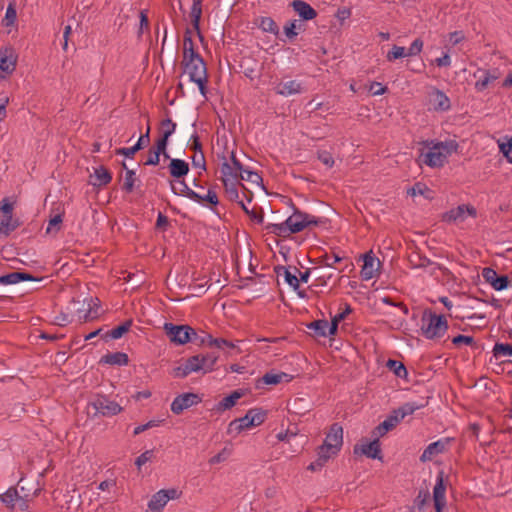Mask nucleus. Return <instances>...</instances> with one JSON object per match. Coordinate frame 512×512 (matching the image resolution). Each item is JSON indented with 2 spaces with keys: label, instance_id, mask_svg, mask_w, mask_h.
<instances>
[{
  "label": "nucleus",
  "instance_id": "nucleus-1",
  "mask_svg": "<svg viewBox=\"0 0 512 512\" xmlns=\"http://www.w3.org/2000/svg\"><path fill=\"white\" fill-rule=\"evenodd\" d=\"M294 208L293 214L282 223H270L265 226L267 233L274 234L278 237L287 238L292 234L299 233L306 228L319 226L325 223L321 218L300 211Z\"/></svg>",
  "mask_w": 512,
  "mask_h": 512
},
{
  "label": "nucleus",
  "instance_id": "nucleus-2",
  "mask_svg": "<svg viewBox=\"0 0 512 512\" xmlns=\"http://www.w3.org/2000/svg\"><path fill=\"white\" fill-rule=\"evenodd\" d=\"M421 331L427 339L441 338L448 329V322L444 315H437L430 309L423 312L421 318Z\"/></svg>",
  "mask_w": 512,
  "mask_h": 512
},
{
  "label": "nucleus",
  "instance_id": "nucleus-3",
  "mask_svg": "<svg viewBox=\"0 0 512 512\" xmlns=\"http://www.w3.org/2000/svg\"><path fill=\"white\" fill-rule=\"evenodd\" d=\"M180 184V189L178 190L173 181H170L171 191L175 195L185 196L195 202L204 203L206 202L211 208L217 206L219 204L218 196L216 192L212 189H209L205 196L200 195L195 192L185 182L184 178L178 180Z\"/></svg>",
  "mask_w": 512,
  "mask_h": 512
},
{
  "label": "nucleus",
  "instance_id": "nucleus-4",
  "mask_svg": "<svg viewBox=\"0 0 512 512\" xmlns=\"http://www.w3.org/2000/svg\"><path fill=\"white\" fill-rule=\"evenodd\" d=\"M182 65L184 66V71L188 73L190 81L198 85L201 95L205 97L207 94L208 74L204 59L199 58Z\"/></svg>",
  "mask_w": 512,
  "mask_h": 512
},
{
  "label": "nucleus",
  "instance_id": "nucleus-5",
  "mask_svg": "<svg viewBox=\"0 0 512 512\" xmlns=\"http://www.w3.org/2000/svg\"><path fill=\"white\" fill-rule=\"evenodd\" d=\"M163 329L170 342L175 345H185L191 341L192 335H196V330L187 324L165 323Z\"/></svg>",
  "mask_w": 512,
  "mask_h": 512
},
{
  "label": "nucleus",
  "instance_id": "nucleus-6",
  "mask_svg": "<svg viewBox=\"0 0 512 512\" xmlns=\"http://www.w3.org/2000/svg\"><path fill=\"white\" fill-rule=\"evenodd\" d=\"M90 405L95 410V416L111 417L119 414L123 410L117 402L110 400L104 395H97L93 401L90 402Z\"/></svg>",
  "mask_w": 512,
  "mask_h": 512
},
{
  "label": "nucleus",
  "instance_id": "nucleus-7",
  "mask_svg": "<svg viewBox=\"0 0 512 512\" xmlns=\"http://www.w3.org/2000/svg\"><path fill=\"white\" fill-rule=\"evenodd\" d=\"M374 439L369 441L366 438L361 440V444H356L353 448V453L355 455H365L371 459L382 460V452L380 447L379 437L373 436Z\"/></svg>",
  "mask_w": 512,
  "mask_h": 512
},
{
  "label": "nucleus",
  "instance_id": "nucleus-8",
  "mask_svg": "<svg viewBox=\"0 0 512 512\" xmlns=\"http://www.w3.org/2000/svg\"><path fill=\"white\" fill-rule=\"evenodd\" d=\"M201 401L202 398L199 394L192 392L183 393L175 397L171 403V411L176 415H180L185 409L197 405Z\"/></svg>",
  "mask_w": 512,
  "mask_h": 512
},
{
  "label": "nucleus",
  "instance_id": "nucleus-9",
  "mask_svg": "<svg viewBox=\"0 0 512 512\" xmlns=\"http://www.w3.org/2000/svg\"><path fill=\"white\" fill-rule=\"evenodd\" d=\"M446 484L444 481V472L439 471L436 477V484L433 488V502L435 512H443L446 507Z\"/></svg>",
  "mask_w": 512,
  "mask_h": 512
},
{
  "label": "nucleus",
  "instance_id": "nucleus-10",
  "mask_svg": "<svg viewBox=\"0 0 512 512\" xmlns=\"http://www.w3.org/2000/svg\"><path fill=\"white\" fill-rule=\"evenodd\" d=\"M482 276L484 280L497 291L505 290L510 285L508 275H498L497 272L490 267H485L482 270Z\"/></svg>",
  "mask_w": 512,
  "mask_h": 512
},
{
  "label": "nucleus",
  "instance_id": "nucleus-11",
  "mask_svg": "<svg viewBox=\"0 0 512 512\" xmlns=\"http://www.w3.org/2000/svg\"><path fill=\"white\" fill-rule=\"evenodd\" d=\"M343 444V427L339 423H333L322 445H327L333 453H339Z\"/></svg>",
  "mask_w": 512,
  "mask_h": 512
},
{
  "label": "nucleus",
  "instance_id": "nucleus-12",
  "mask_svg": "<svg viewBox=\"0 0 512 512\" xmlns=\"http://www.w3.org/2000/svg\"><path fill=\"white\" fill-rule=\"evenodd\" d=\"M409 262L414 268H425L430 265H433L434 270L435 269L440 270L444 276H447V277L452 276V272L448 268L442 266L439 263H435V262L431 261L425 255H422L418 252H413L412 254H410Z\"/></svg>",
  "mask_w": 512,
  "mask_h": 512
},
{
  "label": "nucleus",
  "instance_id": "nucleus-13",
  "mask_svg": "<svg viewBox=\"0 0 512 512\" xmlns=\"http://www.w3.org/2000/svg\"><path fill=\"white\" fill-rule=\"evenodd\" d=\"M467 213L472 217H476L477 214L476 209L473 206L462 204L445 212L442 220L445 222L464 221Z\"/></svg>",
  "mask_w": 512,
  "mask_h": 512
},
{
  "label": "nucleus",
  "instance_id": "nucleus-14",
  "mask_svg": "<svg viewBox=\"0 0 512 512\" xmlns=\"http://www.w3.org/2000/svg\"><path fill=\"white\" fill-rule=\"evenodd\" d=\"M419 161L431 168L442 167L446 162V154L440 150H434V146L426 153H421Z\"/></svg>",
  "mask_w": 512,
  "mask_h": 512
},
{
  "label": "nucleus",
  "instance_id": "nucleus-15",
  "mask_svg": "<svg viewBox=\"0 0 512 512\" xmlns=\"http://www.w3.org/2000/svg\"><path fill=\"white\" fill-rule=\"evenodd\" d=\"M337 454L338 453H333V450L329 448V446L320 445L317 448V459L311 462L307 469L312 472L320 471L326 465L329 459L336 456Z\"/></svg>",
  "mask_w": 512,
  "mask_h": 512
},
{
  "label": "nucleus",
  "instance_id": "nucleus-16",
  "mask_svg": "<svg viewBox=\"0 0 512 512\" xmlns=\"http://www.w3.org/2000/svg\"><path fill=\"white\" fill-rule=\"evenodd\" d=\"M363 262L364 264L360 271L361 278L363 280H370L376 275L381 263L375 258L371 251L363 255Z\"/></svg>",
  "mask_w": 512,
  "mask_h": 512
},
{
  "label": "nucleus",
  "instance_id": "nucleus-17",
  "mask_svg": "<svg viewBox=\"0 0 512 512\" xmlns=\"http://www.w3.org/2000/svg\"><path fill=\"white\" fill-rule=\"evenodd\" d=\"M17 56L12 47L0 49V70L11 74L16 68Z\"/></svg>",
  "mask_w": 512,
  "mask_h": 512
},
{
  "label": "nucleus",
  "instance_id": "nucleus-18",
  "mask_svg": "<svg viewBox=\"0 0 512 512\" xmlns=\"http://www.w3.org/2000/svg\"><path fill=\"white\" fill-rule=\"evenodd\" d=\"M43 278H38L33 276L30 273L24 271H15L5 275L0 276V284L3 285H12L17 284L22 281H32V282H40Z\"/></svg>",
  "mask_w": 512,
  "mask_h": 512
},
{
  "label": "nucleus",
  "instance_id": "nucleus-19",
  "mask_svg": "<svg viewBox=\"0 0 512 512\" xmlns=\"http://www.w3.org/2000/svg\"><path fill=\"white\" fill-rule=\"evenodd\" d=\"M430 103L436 111H447L451 107L448 96L438 88H433L429 94Z\"/></svg>",
  "mask_w": 512,
  "mask_h": 512
},
{
  "label": "nucleus",
  "instance_id": "nucleus-20",
  "mask_svg": "<svg viewBox=\"0 0 512 512\" xmlns=\"http://www.w3.org/2000/svg\"><path fill=\"white\" fill-rule=\"evenodd\" d=\"M90 179L91 185L100 188L112 181V173L105 166H99L95 168L94 174L90 175Z\"/></svg>",
  "mask_w": 512,
  "mask_h": 512
},
{
  "label": "nucleus",
  "instance_id": "nucleus-21",
  "mask_svg": "<svg viewBox=\"0 0 512 512\" xmlns=\"http://www.w3.org/2000/svg\"><path fill=\"white\" fill-rule=\"evenodd\" d=\"M294 11L304 21H309L317 16V11L307 2L302 0H294L292 2Z\"/></svg>",
  "mask_w": 512,
  "mask_h": 512
},
{
  "label": "nucleus",
  "instance_id": "nucleus-22",
  "mask_svg": "<svg viewBox=\"0 0 512 512\" xmlns=\"http://www.w3.org/2000/svg\"><path fill=\"white\" fill-rule=\"evenodd\" d=\"M400 422L399 418L393 412L372 430V436L382 437L393 430Z\"/></svg>",
  "mask_w": 512,
  "mask_h": 512
},
{
  "label": "nucleus",
  "instance_id": "nucleus-23",
  "mask_svg": "<svg viewBox=\"0 0 512 512\" xmlns=\"http://www.w3.org/2000/svg\"><path fill=\"white\" fill-rule=\"evenodd\" d=\"M168 169L171 177L179 180L188 174L189 164L182 159H170Z\"/></svg>",
  "mask_w": 512,
  "mask_h": 512
},
{
  "label": "nucleus",
  "instance_id": "nucleus-24",
  "mask_svg": "<svg viewBox=\"0 0 512 512\" xmlns=\"http://www.w3.org/2000/svg\"><path fill=\"white\" fill-rule=\"evenodd\" d=\"M449 440L446 439L438 440L436 442L430 443L425 450L423 451L422 455L420 456L421 462H427L432 460V458L440 453H443L445 450V446Z\"/></svg>",
  "mask_w": 512,
  "mask_h": 512
},
{
  "label": "nucleus",
  "instance_id": "nucleus-25",
  "mask_svg": "<svg viewBox=\"0 0 512 512\" xmlns=\"http://www.w3.org/2000/svg\"><path fill=\"white\" fill-rule=\"evenodd\" d=\"M128 363L129 357L124 352L107 353L99 360V364H108L112 366H124Z\"/></svg>",
  "mask_w": 512,
  "mask_h": 512
},
{
  "label": "nucleus",
  "instance_id": "nucleus-26",
  "mask_svg": "<svg viewBox=\"0 0 512 512\" xmlns=\"http://www.w3.org/2000/svg\"><path fill=\"white\" fill-rule=\"evenodd\" d=\"M275 92L282 96H291L302 92V85L296 80H290L284 83H279L275 87Z\"/></svg>",
  "mask_w": 512,
  "mask_h": 512
},
{
  "label": "nucleus",
  "instance_id": "nucleus-27",
  "mask_svg": "<svg viewBox=\"0 0 512 512\" xmlns=\"http://www.w3.org/2000/svg\"><path fill=\"white\" fill-rule=\"evenodd\" d=\"M176 130V123L172 121L170 118L163 119L160 122V136L156 140L160 143H162L165 146H168L169 138L170 136L175 132Z\"/></svg>",
  "mask_w": 512,
  "mask_h": 512
},
{
  "label": "nucleus",
  "instance_id": "nucleus-28",
  "mask_svg": "<svg viewBox=\"0 0 512 512\" xmlns=\"http://www.w3.org/2000/svg\"><path fill=\"white\" fill-rule=\"evenodd\" d=\"M202 1L203 0H193L191 11H190V18H191V24L193 28L196 30L197 35L201 41H203V36L200 31V19L202 15Z\"/></svg>",
  "mask_w": 512,
  "mask_h": 512
},
{
  "label": "nucleus",
  "instance_id": "nucleus-29",
  "mask_svg": "<svg viewBox=\"0 0 512 512\" xmlns=\"http://www.w3.org/2000/svg\"><path fill=\"white\" fill-rule=\"evenodd\" d=\"M132 324H133V320L128 319V320L124 321L122 324H120V325L114 327L113 329H111L110 331H107L106 333H104L102 335V339L104 341H108L109 339H119L130 330Z\"/></svg>",
  "mask_w": 512,
  "mask_h": 512
},
{
  "label": "nucleus",
  "instance_id": "nucleus-30",
  "mask_svg": "<svg viewBox=\"0 0 512 512\" xmlns=\"http://www.w3.org/2000/svg\"><path fill=\"white\" fill-rule=\"evenodd\" d=\"M307 329L311 330L313 337H326L329 331V322L325 319H319L306 324Z\"/></svg>",
  "mask_w": 512,
  "mask_h": 512
},
{
  "label": "nucleus",
  "instance_id": "nucleus-31",
  "mask_svg": "<svg viewBox=\"0 0 512 512\" xmlns=\"http://www.w3.org/2000/svg\"><path fill=\"white\" fill-rule=\"evenodd\" d=\"M167 146L162 143L155 141L154 145L148 151L147 160L144 162V165H152L157 166L160 162V155L164 153Z\"/></svg>",
  "mask_w": 512,
  "mask_h": 512
},
{
  "label": "nucleus",
  "instance_id": "nucleus-32",
  "mask_svg": "<svg viewBox=\"0 0 512 512\" xmlns=\"http://www.w3.org/2000/svg\"><path fill=\"white\" fill-rule=\"evenodd\" d=\"M240 185L244 190H246V187L244 184H242L239 180L238 181H231L228 178H224V190L225 193L230 201H239V193L237 186Z\"/></svg>",
  "mask_w": 512,
  "mask_h": 512
},
{
  "label": "nucleus",
  "instance_id": "nucleus-33",
  "mask_svg": "<svg viewBox=\"0 0 512 512\" xmlns=\"http://www.w3.org/2000/svg\"><path fill=\"white\" fill-rule=\"evenodd\" d=\"M167 502L168 498L164 493V489H162L151 497L150 501L148 502V508L152 512H161Z\"/></svg>",
  "mask_w": 512,
  "mask_h": 512
},
{
  "label": "nucleus",
  "instance_id": "nucleus-34",
  "mask_svg": "<svg viewBox=\"0 0 512 512\" xmlns=\"http://www.w3.org/2000/svg\"><path fill=\"white\" fill-rule=\"evenodd\" d=\"M428 402L425 403H416V402H408L403 404L397 410H394V414L399 418V420H403L405 416L413 414L416 410L421 409L427 405Z\"/></svg>",
  "mask_w": 512,
  "mask_h": 512
},
{
  "label": "nucleus",
  "instance_id": "nucleus-35",
  "mask_svg": "<svg viewBox=\"0 0 512 512\" xmlns=\"http://www.w3.org/2000/svg\"><path fill=\"white\" fill-rule=\"evenodd\" d=\"M254 427L251 425L250 415L248 412L245 414V416L235 419L230 422L228 432L236 431L237 433L242 432L245 429H249Z\"/></svg>",
  "mask_w": 512,
  "mask_h": 512
},
{
  "label": "nucleus",
  "instance_id": "nucleus-36",
  "mask_svg": "<svg viewBox=\"0 0 512 512\" xmlns=\"http://www.w3.org/2000/svg\"><path fill=\"white\" fill-rule=\"evenodd\" d=\"M352 312V308L349 304H345V310L343 312L338 313L331 319V323L329 324L328 334L330 336H334L338 332V325L342 322L346 316Z\"/></svg>",
  "mask_w": 512,
  "mask_h": 512
},
{
  "label": "nucleus",
  "instance_id": "nucleus-37",
  "mask_svg": "<svg viewBox=\"0 0 512 512\" xmlns=\"http://www.w3.org/2000/svg\"><path fill=\"white\" fill-rule=\"evenodd\" d=\"M478 72L481 73V75L478 77V80L475 83V89L478 92L484 91L488 87L489 83L498 78L497 75H493L487 70H479Z\"/></svg>",
  "mask_w": 512,
  "mask_h": 512
},
{
  "label": "nucleus",
  "instance_id": "nucleus-38",
  "mask_svg": "<svg viewBox=\"0 0 512 512\" xmlns=\"http://www.w3.org/2000/svg\"><path fill=\"white\" fill-rule=\"evenodd\" d=\"M20 225L18 219H13L12 215H8L3 217L0 221V235L3 234L8 236L12 231H14Z\"/></svg>",
  "mask_w": 512,
  "mask_h": 512
},
{
  "label": "nucleus",
  "instance_id": "nucleus-39",
  "mask_svg": "<svg viewBox=\"0 0 512 512\" xmlns=\"http://www.w3.org/2000/svg\"><path fill=\"white\" fill-rule=\"evenodd\" d=\"M297 30H305V24H303L301 20L289 21L284 26V33L290 40L294 39L298 35Z\"/></svg>",
  "mask_w": 512,
  "mask_h": 512
},
{
  "label": "nucleus",
  "instance_id": "nucleus-40",
  "mask_svg": "<svg viewBox=\"0 0 512 512\" xmlns=\"http://www.w3.org/2000/svg\"><path fill=\"white\" fill-rule=\"evenodd\" d=\"M313 273L315 276V283L311 287L325 286L328 280L333 277V273L330 270L321 268H314Z\"/></svg>",
  "mask_w": 512,
  "mask_h": 512
},
{
  "label": "nucleus",
  "instance_id": "nucleus-41",
  "mask_svg": "<svg viewBox=\"0 0 512 512\" xmlns=\"http://www.w3.org/2000/svg\"><path fill=\"white\" fill-rule=\"evenodd\" d=\"M459 144L455 140H449L445 142H437L434 144V150L443 151L446 154V158L452 153L457 152Z\"/></svg>",
  "mask_w": 512,
  "mask_h": 512
},
{
  "label": "nucleus",
  "instance_id": "nucleus-42",
  "mask_svg": "<svg viewBox=\"0 0 512 512\" xmlns=\"http://www.w3.org/2000/svg\"><path fill=\"white\" fill-rule=\"evenodd\" d=\"M203 359L204 358L202 357V353H200V354L190 356L185 361L189 365L190 370L192 372L202 371L203 374H206L207 372H205V367L203 365Z\"/></svg>",
  "mask_w": 512,
  "mask_h": 512
},
{
  "label": "nucleus",
  "instance_id": "nucleus-43",
  "mask_svg": "<svg viewBox=\"0 0 512 512\" xmlns=\"http://www.w3.org/2000/svg\"><path fill=\"white\" fill-rule=\"evenodd\" d=\"M386 366L399 378H406L408 375L405 365L398 360L389 359Z\"/></svg>",
  "mask_w": 512,
  "mask_h": 512
},
{
  "label": "nucleus",
  "instance_id": "nucleus-44",
  "mask_svg": "<svg viewBox=\"0 0 512 512\" xmlns=\"http://www.w3.org/2000/svg\"><path fill=\"white\" fill-rule=\"evenodd\" d=\"M139 181L134 170H127L125 172L124 183L122 190L126 193H132L135 190V182Z\"/></svg>",
  "mask_w": 512,
  "mask_h": 512
},
{
  "label": "nucleus",
  "instance_id": "nucleus-45",
  "mask_svg": "<svg viewBox=\"0 0 512 512\" xmlns=\"http://www.w3.org/2000/svg\"><path fill=\"white\" fill-rule=\"evenodd\" d=\"M248 414L250 415L251 425L254 427L261 425L267 417V411L262 408H252L248 410Z\"/></svg>",
  "mask_w": 512,
  "mask_h": 512
},
{
  "label": "nucleus",
  "instance_id": "nucleus-46",
  "mask_svg": "<svg viewBox=\"0 0 512 512\" xmlns=\"http://www.w3.org/2000/svg\"><path fill=\"white\" fill-rule=\"evenodd\" d=\"M1 501L8 507L14 508L15 501L19 498L18 491L15 487H10L5 493L0 495Z\"/></svg>",
  "mask_w": 512,
  "mask_h": 512
},
{
  "label": "nucleus",
  "instance_id": "nucleus-47",
  "mask_svg": "<svg viewBox=\"0 0 512 512\" xmlns=\"http://www.w3.org/2000/svg\"><path fill=\"white\" fill-rule=\"evenodd\" d=\"M223 158V163L221 165V180H222V183H224V178H228L231 177L233 180L232 181H238L239 180V174L237 172H235V170L233 169V167L227 162L225 156L222 157Z\"/></svg>",
  "mask_w": 512,
  "mask_h": 512
},
{
  "label": "nucleus",
  "instance_id": "nucleus-48",
  "mask_svg": "<svg viewBox=\"0 0 512 512\" xmlns=\"http://www.w3.org/2000/svg\"><path fill=\"white\" fill-rule=\"evenodd\" d=\"M63 214L57 213L53 216H50L48 227L46 228V233L50 234L52 232L57 233L61 230V225L63 222Z\"/></svg>",
  "mask_w": 512,
  "mask_h": 512
},
{
  "label": "nucleus",
  "instance_id": "nucleus-49",
  "mask_svg": "<svg viewBox=\"0 0 512 512\" xmlns=\"http://www.w3.org/2000/svg\"><path fill=\"white\" fill-rule=\"evenodd\" d=\"M259 27L265 31L277 35L279 27L271 17H261Z\"/></svg>",
  "mask_w": 512,
  "mask_h": 512
},
{
  "label": "nucleus",
  "instance_id": "nucleus-50",
  "mask_svg": "<svg viewBox=\"0 0 512 512\" xmlns=\"http://www.w3.org/2000/svg\"><path fill=\"white\" fill-rule=\"evenodd\" d=\"M213 340H214V337L208 333L203 332V335H199L196 332V335L191 336L190 342L194 343L197 346L207 345L209 347H213Z\"/></svg>",
  "mask_w": 512,
  "mask_h": 512
},
{
  "label": "nucleus",
  "instance_id": "nucleus-51",
  "mask_svg": "<svg viewBox=\"0 0 512 512\" xmlns=\"http://www.w3.org/2000/svg\"><path fill=\"white\" fill-rule=\"evenodd\" d=\"M493 355L495 358L512 355V344L496 343L493 347Z\"/></svg>",
  "mask_w": 512,
  "mask_h": 512
},
{
  "label": "nucleus",
  "instance_id": "nucleus-52",
  "mask_svg": "<svg viewBox=\"0 0 512 512\" xmlns=\"http://www.w3.org/2000/svg\"><path fill=\"white\" fill-rule=\"evenodd\" d=\"M243 173L246 174V176H243L242 174H239V180H246L250 183L257 184L261 186L264 189V186L262 185L263 179L262 177L255 171L248 170L247 168L243 171Z\"/></svg>",
  "mask_w": 512,
  "mask_h": 512
},
{
  "label": "nucleus",
  "instance_id": "nucleus-53",
  "mask_svg": "<svg viewBox=\"0 0 512 512\" xmlns=\"http://www.w3.org/2000/svg\"><path fill=\"white\" fill-rule=\"evenodd\" d=\"M203 359V365L205 367V372L209 373L214 370V366L218 361L219 355L217 353H202Z\"/></svg>",
  "mask_w": 512,
  "mask_h": 512
},
{
  "label": "nucleus",
  "instance_id": "nucleus-54",
  "mask_svg": "<svg viewBox=\"0 0 512 512\" xmlns=\"http://www.w3.org/2000/svg\"><path fill=\"white\" fill-rule=\"evenodd\" d=\"M406 56V48L402 46L393 45L392 49L387 53L386 59L389 62Z\"/></svg>",
  "mask_w": 512,
  "mask_h": 512
},
{
  "label": "nucleus",
  "instance_id": "nucleus-55",
  "mask_svg": "<svg viewBox=\"0 0 512 512\" xmlns=\"http://www.w3.org/2000/svg\"><path fill=\"white\" fill-rule=\"evenodd\" d=\"M430 189L421 182L415 183L411 188L407 190V194L414 197L416 195H424L425 197H428L426 193H429Z\"/></svg>",
  "mask_w": 512,
  "mask_h": 512
},
{
  "label": "nucleus",
  "instance_id": "nucleus-56",
  "mask_svg": "<svg viewBox=\"0 0 512 512\" xmlns=\"http://www.w3.org/2000/svg\"><path fill=\"white\" fill-rule=\"evenodd\" d=\"M342 259L343 258L338 254L334 253L331 258L327 253H325L318 258V263L324 265L326 268H332L335 263L342 261Z\"/></svg>",
  "mask_w": 512,
  "mask_h": 512
},
{
  "label": "nucleus",
  "instance_id": "nucleus-57",
  "mask_svg": "<svg viewBox=\"0 0 512 512\" xmlns=\"http://www.w3.org/2000/svg\"><path fill=\"white\" fill-rule=\"evenodd\" d=\"M16 18H17L16 9H15L14 5L10 3L6 9L5 17L3 19V25L6 27L12 26L15 23Z\"/></svg>",
  "mask_w": 512,
  "mask_h": 512
},
{
  "label": "nucleus",
  "instance_id": "nucleus-58",
  "mask_svg": "<svg viewBox=\"0 0 512 512\" xmlns=\"http://www.w3.org/2000/svg\"><path fill=\"white\" fill-rule=\"evenodd\" d=\"M429 499H430L429 491L421 489L418 492V495L416 496V498L414 499V505L417 507V509L422 510L423 507L425 506V504L429 501Z\"/></svg>",
  "mask_w": 512,
  "mask_h": 512
},
{
  "label": "nucleus",
  "instance_id": "nucleus-59",
  "mask_svg": "<svg viewBox=\"0 0 512 512\" xmlns=\"http://www.w3.org/2000/svg\"><path fill=\"white\" fill-rule=\"evenodd\" d=\"M290 266L287 268V269H284V273H283V276H284V279H285V282L291 286L294 290H298L299 288V280H297V276H296V273H292L290 271Z\"/></svg>",
  "mask_w": 512,
  "mask_h": 512
},
{
  "label": "nucleus",
  "instance_id": "nucleus-60",
  "mask_svg": "<svg viewBox=\"0 0 512 512\" xmlns=\"http://www.w3.org/2000/svg\"><path fill=\"white\" fill-rule=\"evenodd\" d=\"M202 58V56L195 50L194 47L183 48V63L192 62Z\"/></svg>",
  "mask_w": 512,
  "mask_h": 512
},
{
  "label": "nucleus",
  "instance_id": "nucleus-61",
  "mask_svg": "<svg viewBox=\"0 0 512 512\" xmlns=\"http://www.w3.org/2000/svg\"><path fill=\"white\" fill-rule=\"evenodd\" d=\"M317 158L328 168H332L334 165V158L332 154L326 150H318Z\"/></svg>",
  "mask_w": 512,
  "mask_h": 512
},
{
  "label": "nucleus",
  "instance_id": "nucleus-62",
  "mask_svg": "<svg viewBox=\"0 0 512 512\" xmlns=\"http://www.w3.org/2000/svg\"><path fill=\"white\" fill-rule=\"evenodd\" d=\"M191 373H192V371L190 370V367L186 363V361H184L180 366L175 367L173 369V376L176 378L184 379Z\"/></svg>",
  "mask_w": 512,
  "mask_h": 512
},
{
  "label": "nucleus",
  "instance_id": "nucleus-63",
  "mask_svg": "<svg viewBox=\"0 0 512 512\" xmlns=\"http://www.w3.org/2000/svg\"><path fill=\"white\" fill-rule=\"evenodd\" d=\"M266 385H277L281 383V376L278 373L267 372L260 379Z\"/></svg>",
  "mask_w": 512,
  "mask_h": 512
},
{
  "label": "nucleus",
  "instance_id": "nucleus-64",
  "mask_svg": "<svg viewBox=\"0 0 512 512\" xmlns=\"http://www.w3.org/2000/svg\"><path fill=\"white\" fill-rule=\"evenodd\" d=\"M236 404L234 400L230 397V395L224 397L216 406L215 410L218 412H223L225 410L231 409Z\"/></svg>",
  "mask_w": 512,
  "mask_h": 512
}]
</instances>
